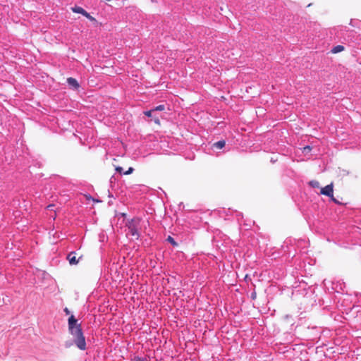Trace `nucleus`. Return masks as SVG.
<instances>
[{
	"label": "nucleus",
	"mask_w": 361,
	"mask_h": 361,
	"mask_svg": "<svg viewBox=\"0 0 361 361\" xmlns=\"http://www.w3.org/2000/svg\"><path fill=\"white\" fill-rule=\"evenodd\" d=\"M68 331L72 335L73 341H66L64 346L68 348L74 343L80 350L86 349V341L81 325L78 322L74 315H71L68 319Z\"/></svg>",
	"instance_id": "1"
},
{
	"label": "nucleus",
	"mask_w": 361,
	"mask_h": 361,
	"mask_svg": "<svg viewBox=\"0 0 361 361\" xmlns=\"http://www.w3.org/2000/svg\"><path fill=\"white\" fill-rule=\"evenodd\" d=\"M140 223L141 219L140 218H133L129 220L126 224L128 230L127 235L134 237L135 239H138L140 235L139 232L141 228Z\"/></svg>",
	"instance_id": "2"
},
{
	"label": "nucleus",
	"mask_w": 361,
	"mask_h": 361,
	"mask_svg": "<svg viewBox=\"0 0 361 361\" xmlns=\"http://www.w3.org/2000/svg\"><path fill=\"white\" fill-rule=\"evenodd\" d=\"M321 193L322 195H324L326 196L331 197L332 200L335 202L336 203H338V202L334 198V188H333V184L331 183L329 185H327L324 188H322L321 190Z\"/></svg>",
	"instance_id": "3"
},
{
	"label": "nucleus",
	"mask_w": 361,
	"mask_h": 361,
	"mask_svg": "<svg viewBox=\"0 0 361 361\" xmlns=\"http://www.w3.org/2000/svg\"><path fill=\"white\" fill-rule=\"evenodd\" d=\"M164 110H165V106L164 104H160L151 110L145 111L144 114L147 116H151V115L155 111H161Z\"/></svg>",
	"instance_id": "4"
},
{
	"label": "nucleus",
	"mask_w": 361,
	"mask_h": 361,
	"mask_svg": "<svg viewBox=\"0 0 361 361\" xmlns=\"http://www.w3.org/2000/svg\"><path fill=\"white\" fill-rule=\"evenodd\" d=\"M67 83L73 90H78L80 87L78 82L73 78H67Z\"/></svg>",
	"instance_id": "5"
},
{
	"label": "nucleus",
	"mask_w": 361,
	"mask_h": 361,
	"mask_svg": "<svg viewBox=\"0 0 361 361\" xmlns=\"http://www.w3.org/2000/svg\"><path fill=\"white\" fill-rule=\"evenodd\" d=\"M67 259L71 265L76 264L78 262V260L76 259L75 253L74 252L68 255Z\"/></svg>",
	"instance_id": "6"
},
{
	"label": "nucleus",
	"mask_w": 361,
	"mask_h": 361,
	"mask_svg": "<svg viewBox=\"0 0 361 361\" xmlns=\"http://www.w3.org/2000/svg\"><path fill=\"white\" fill-rule=\"evenodd\" d=\"M343 287H344V283L341 282L340 281H338L336 283L335 282L333 283L332 288L338 293L343 290Z\"/></svg>",
	"instance_id": "7"
},
{
	"label": "nucleus",
	"mask_w": 361,
	"mask_h": 361,
	"mask_svg": "<svg viewBox=\"0 0 361 361\" xmlns=\"http://www.w3.org/2000/svg\"><path fill=\"white\" fill-rule=\"evenodd\" d=\"M225 145L226 142L224 140H219L213 144V148L216 149H221L225 146Z\"/></svg>",
	"instance_id": "8"
},
{
	"label": "nucleus",
	"mask_w": 361,
	"mask_h": 361,
	"mask_svg": "<svg viewBox=\"0 0 361 361\" xmlns=\"http://www.w3.org/2000/svg\"><path fill=\"white\" fill-rule=\"evenodd\" d=\"M130 361H150V360L146 357L135 355L133 357L131 358Z\"/></svg>",
	"instance_id": "9"
},
{
	"label": "nucleus",
	"mask_w": 361,
	"mask_h": 361,
	"mask_svg": "<svg viewBox=\"0 0 361 361\" xmlns=\"http://www.w3.org/2000/svg\"><path fill=\"white\" fill-rule=\"evenodd\" d=\"M72 11L74 13H80L82 16H83V13H85L86 11L84 8H82V7H80V6H75V7L72 8Z\"/></svg>",
	"instance_id": "10"
},
{
	"label": "nucleus",
	"mask_w": 361,
	"mask_h": 361,
	"mask_svg": "<svg viewBox=\"0 0 361 361\" xmlns=\"http://www.w3.org/2000/svg\"><path fill=\"white\" fill-rule=\"evenodd\" d=\"M344 50V47L342 45H337L331 49V52L334 54L339 53Z\"/></svg>",
	"instance_id": "11"
},
{
	"label": "nucleus",
	"mask_w": 361,
	"mask_h": 361,
	"mask_svg": "<svg viewBox=\"0 0 361 361\" xmlns=\"http://www.w3.org/2000/svg\"><path fill=\"white\" fill-rule=\"evenodd\" d=\"M166 240L169 243H170L173 246H174V247L178 246V243L175 241L173 238H172L171 236L169 235L168 238H166Z\"/></svg>",
	"instance_id": "12"
},
{
	"label": "nucleus",
	"mask_w": 361,
	"mask_h": 361,
	"mask_svg": "<svg viewBox=\"0 0 361 361\" xmlns=\"http://www.w3.org/2000/svg\"><path fill=\"white\" fill-rule=\"evenodd\" d=\"M151 118H152L153 121H154V123H157V124H159L160 123V121H159V118L158 116H157L154 113H153L151 116Z\"/></svg>",
	"instance_id": "13"
},
{
	"label": "nucleus",
	"mask_w": 361,
	"mask_h": 361,
	"mask_svg": "<svg viewBox=\"0 0 361 361\" xmlns=\"http://www.w3.org/2000/svg\"><path fill=\"white\" fill-rule=\"evenodd\" d=\"M83 16H85L87 18H88L89 20H92V21H94L95 20V18L94 17H92L89 13H87V11H85V13H83Z\"/></svg>",
	"instance_id": "14"
},
{
	"label": "nucleus",
	"mask_w": 361,
	"mask_h": 361,
	"mask_svg": "<svg viewBox=\"0 0 361 361\" xmlns=\"http://www.w3.org/2000/svg\"><path fill=\"white\" fill-rule=\"evenodd\" d=\"M310 185L314 188H317L319 187V183L317 180H312L310 182Z\"/></svg>",
	"instance_id": "15"
},
{
	"label": "nucleus",
	"mask_w": 361,
	"mask_h": 361,
	"mask_svg": "<svg viewBox=\"0 0 361 361\" xmlns=\"http://www.w3.org/2000/svg\"><path fill=\"white\" fill-rule=\"evenodd\" d=\"M311 151V147L308 145L305 146L302 149V152L305 154L309 153Z\"/></svg>",
	"instance_id": "16"
},
{
	"label": "nucleus",
	"mask_w": 361,
	"mask_h": 361,
	"mask_svg": "<svg viewBox=\"0 0 361 361\" xmlns=\"http://www.w3.org/2000/svg\"><path fill=\"white\" fill-rule=\"evenodd\" d=\"M134 171V169L133 167H130L128 171L123 172V174L125 175H129L130 173H132Z\"/></svg>",
	"instance_id": "17"
},
{
	"label": "nucleus",
	"mask_w": 361,
	"mask_h": 361,
	"mask_svg": "<svg viewBox=\"0 0 361 361\" xmlns=\"http://www.w3.org/2000/svg\"><path fill=\"white\" fill-rule=\"evenodd\" d=\"M116 171L119 172L120 173H123V168H122V167H121V166H118V167H116Z\"/></svg>",
	"instance_id": "18"
},
{
	"label": "nucleus",
	"mask_w": 361,
	"mask_h": 361,
	"mask_svg": "<svg viewBox=\"0 0 361 361\" xmlns=\"http://www.w3.org/2000/svg\"><path fill=\"white\" fill-rule=\"evenodd\" d=\"M64 312H66V314H70V311H69V310L67 307H66L64 309Z\"/></svg>",
	"instance_id": "19"
}]
</instances>
